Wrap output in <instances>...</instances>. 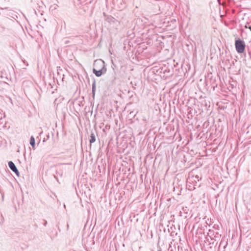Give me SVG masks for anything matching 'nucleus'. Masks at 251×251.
<instances>
[{
    "mask_svg": "<svg viewBox=\"0 0 251 251\" xmlns=\"http://www.w3.org/2000/svg\"><path fill=\"white\" fill-rule=\"evenodd\" d=\"M104 68V62L101 60H96L94 62L93 72L97 76H100L102 75Z\"/></svg>",
    "mask_w": 251,
    "mask_h": 251,
    "instance_id": "nucleus-1",
    "label": "nucleus"
},
{
    "mask_svg": "<svg viewBox=\"0 0 251 251\" xmlns=\"http://www.w3.org/2000/svg\"><path fill=\"white\" fill-rule=\"evenodd\" d=\"M235 47L236 50L239 53H242L244 51L245 45L243 41L237 40L235 41Z\"/></svg>",
    "mask_w": 251,
    "mask_h": 251,
    "instance_id": "nucleus-2",
    "label": "nucleus"
},
{
    "mask_svg": "<svg viewBox=\"0 0 251 251\" xmlns=\"http://www.w3.org/2000/svg\"><path fill=\"white\" fill-rule=\"evenodd\" d=\"M8 165L11 170L15 173L16 175H18L19 171L15 166L14 163L12 161H9L8 162Z\"/></svg>",
    "mask_w": 251,
    "mask_h": 251,
    "instance_id": "nucleus-3",
    "label": "nucleus"
},
{
    "mask_svg": "<svg viewBox=\"0 0 251 251\" xmlns=\"http://www.w3.org/2000/svg\"><path fill=\"white\" fill-rule=\"evenodd\" d=\"M30 144L31 145L32 149L34 150L35 147V141L34 138L33 136L30 137Z\"/></svg>",
    "mask_w": 251,
    "mask_h": 251,
    "instance_id": "nucleus-4",
    "label": "nucleus"
},
{
    "mask_svg": "<svg viewBox=\"0 0 251 251\" xmlns=\"http://www.w3.org/2000/svg\"><path fill=\"white\" fill-rule=\"evenodd\" d=\"M96 141L95 136L94 133L91 134V139L90 140V143H93Z\"/></svg>",
    "mask_w": 251,
    "mask_h": 251,
    "instance_id": "nucleus-5",
    "label": "nucleus"
},
{
    "mask_svg": "<svg viewBox=\"0 0 251 251\" xmlns=\"http://www.w3.org/2000/svg\"><path fill=\"white\" fill-rule=\"evenodd\" d=\"M249 29L251 30V25L249 27Z\"/></svg>",
    "mask_w": 251,
    "mask_h": 251,
    "instance_id": "nucleus-6",
    "label": "nucleus"
}]
</instances>
